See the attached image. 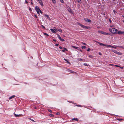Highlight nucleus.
<instances>
[{"label":"nucleus","mask_w":124,"mask_h":124,"mask_svg":"<svg viewBox=\"0 0 124 124\" xmlns=\"http://www.w3.org/2000/svg\"><path fill=\"white\" fill-rule=\"evenodd\" d=\"M109 31L110 32L113 33H116L117 30L115 28H110L109 29Z\"/></svg>","instance_id":"f257e3e1"},{"label":"nucleus","mask_w":124,"mask_h":124,"mask_svg":"<svg viewBox=\"0 0 124 124\" xmlns=\"http://www.w3.org/2000/svg\"><path fill=\"white\" fill-rule=\"evenodd\" d=\"M78 24L81 27L84 28L89 29L91 28L90 27L86 26L84 25H83L80 23H78Z\"/></svg>","instance_id":"f03ea898"},{"label":"nucleus","mask_w":124,"mask_h":124,"mask_svg":"<svg viewBox=\"0 0 124 124\" xmlns=\"http://www.w3.org/2000/svg\"><path fill=\"white\" fill-rule=\"evenodd\" d=\"M35 10L37 11V13L38 14H39L40 15V13H39V11L40 10L39 7L38 6H36L35 7Z\"/></svg>","instance_id":"7ed1b4c3"},{"label":"nucleus","mask_w":124,"mask_h":124,"mask_svg":"<svg viewBox=\"0 0 124 124\" xmlns=\"http://www.w3.org/2000/svg\"><path fill=\"white\" fill-rule=\"evenodd\" d=\"M96 42L97 43L99 44L100 45L103 46H107V44H104L98 42Z\"/></svg>","instance_id":"20e7f679"},{"label":"nucleus","mask_w":124,"mask_h":124,"mask_svg":"<svg viewBox=\"0 0 124 124\" xmlns=\"http://www.w3.org/2000/svg\"><path fill=\"white\" fill-rule=\"evenodd\" d=\"M117 34H123L124 35V31H119Z\"/></svg>","instance_id":"39448f33"},{"label":"nucleus","mask_w":124,"mask_h":124,"mask_svg":"<svg viewBox=\"0 0 124 124\" xmlns=\"http://www.w3.org/2000/svg\"><path fill=\"white\" fill-rule=\"evenodd\" d=\"M85 21L87 23H91V21L88 18H84Z\"/></svg>","instance_id":"423d86ee"},{"label":"nucleus","mask_w":124,"mask_h":124,"mask_svg":"<svg viewBox=\"0 0 124 124\" xmlns=\"http://www.w3.org/2000/svg\"><path fill=\"white\" fill-rule=\"evenodd\" d=\"M101 34H102L104 35H110V33H106L105 32H104L103 31H102V32H101Z\"/></svg>","instance_id":"0eeeda50"},{"label":"nucleus","mask_w":124,"mask_h":124,"mask_svg":"<svg viewBox=\"0 0 124 124\" xmlns=\"http://www.w3.org/2000/svg\"><path fill=\"white\" fill-rule=\"evenodd\" d=\"M14 115L16 117H20L22 115L21 114H20L19 115H17L15 113L14 114Z\"/></svg>","instance_id":"6e6552de"},{"label":"nucleus","mask_w":124,"mask_h":124,"mask_svg":"<svg viewBox=\"0 0 124 124\" xmlns=\"http://www.w3.org/2000/svg\"><path fill=\"white\" fill-rule=\"evenodd\" d=\"M39 3L40 5L42 6V7L44 5H43V2H42V0H40V1H39Z\"/></svg>","instance_id":"1a4fd4ad"},{"label":"nucleus","mask_w":124,"mask_h":124,"mask_svg":"<svg viewBox=\"0 0 124 124\" xmlns=\"http://www.w3.org/2000/svg\"><path fill=\"white\" fill-rule=\"evenodd\" d=\"M44 16L45 17H46L49 20L50 19V18L49 17V16L46 14H45L44 15Z\"/></svg>","instance_id":"9d476101"},{"label":"nucleus","mask_w":124,"mask_h":124,"mask_svg":"<svg viewBox=\"0 0 124 124\" xmlns=\"http://www.w3.org/2000/svg\"><path fill=\"white\" fill-rule=\"evenodd\" d=\"M72 47L74 48L77 49L78 50H79V48L78 47H76L75 46H72Z\"/></svg>","instance_id":"9b49d317"},{"label":"nucleus","mask_w":124,"mask_h":124,"mask_svg":"<svg viewBox=\"0 0 124 124\" xmlns=\"http://www.w3.org/2000/svg\"><path fill=\"white\" fill-rule=\"evenodd\" d=\"M50 30L52 32H53L54 33H56V32H55V31H54V29H50Z\"/></svg>","instance_id":"f8f14e48"},{"label":"nucleus","mask_w":124,"mask_h":124,"mask_svg":"<svg viewBox=\"0 0 124 124\" xmlns=\"http://www.w3.org/2000/svg\"><path fill=\"white\" fill-rule=\"evenodd\" d=\"M115 53L118 55H121L122 54L121 53L118 52L116 51Z\"/></svg>","instance_id":"ddd939ff"},{"label":"nucleus","mask_w":124,"mask_h":124,"mask_svg":"<svg viewBox=\"0 0 124 124\" xmlns=\"http://www.w3.org/2000/svg\"><path fill=\"white\" fill-rule=\"evenodd\" d=\"M113 46H112L111 45H107V47H111V48H113Z\"/></svg>","instance_id":"4468645a"},{"label":"nucleus","mask_w":124,"mask_h":124,"mask_svg":"<svg viewBox=\"0 0 124 124\" xmlns=\"http://www.w3.org/2000/svg\"><path fill=\"white\" fill-rule=\"evenodd\" d=\"M15 97V96L14 95H13V96H11L9 98L10 99L13 98H14Z\"/></svg>","instance_id":"2eb2a0df"},{"label":"nucleus","mask_w":124,"mask_h":124,"mask_svg":"<svg viewBox=\"0 0 124 124\" xmlns=\"http://www.w3.org/2000/svg\"><path fill=\"white\" fill-rule=\"evenodd\" d=\"M72 121H74V120H75V121H78V119L77 118H72Z\"/></svg>","instance_id":"dca6fc26"},{"label":"nucleus","mask_w":124,"mask_h":124,"mask_svg":"<svg viewBox=\"0 0 124 124\" xmlns=\"http://www.w3.org/2000/svg\"><path fill=\"white\" fill-rule=\"evenodd\" d=\"M116 46L117 47H119L120 48H123V46Z\"/></svg>","instance_id":"f3484780"},{"label":"nucleus","mask_w":124,"mask_h":124,"mask_svg":"<svg viewBox=\"0 0 124 124\" xmlns=\"http://www.w3.org/2000/svg\"><path fill=\"white\" fill-rule=\"evenodd\" d=\"M77 1L78 3L80 4L82 2V1L81 0H78Z\"/></svg>","instance_id":"a211bd4d"},{"label":"nucleus","mask_w":124,"mask_h":124,"mask_svg":"<svg viewBox=\"0 0 124 124\" xmlns=\"http://www.w3.org/2000/svg\"><path fill=\"white\" fill-rule=\"evenodd\" d=\"M111 51L114 52L115 53L116 51L115 50H114L113 49H111Z\"/></svg>","instance_id":"6ab92c4d"},{"label":"nucleus","mask_w":124,"mask_h":124,"mask_svg":"<svg viewBox=\"0 0 124 124\" xmlns=\"http://www.w3.org/2000/svg\"><path fill=\"white\" fill-rule=\"evenodd\" d=\"M78 61H83V60L80 58H78Z\"/></svg>","instance_id":"aec40b11"},{"label":"nucleus","mask_w":124,"mask_h":124,"mask_svg":"<svg viewBox=\"0 0 124 124\" xmlns=\"http://www.w3.org/2000/svg\"><path fill=\"white\" fill-rule=\"evenodd\" d=\"M57 35H58L57 37L59 38V39H61V38L60 37V35L58 34Z\"/></svg>","instance_id":"412c9836"},{"label":"nucleus","mask_w":124,"mask_h":124,"mask_svg":"<svg viewBox=\"0 0 124 124\" xmlns=\"http://www.w3.org/2000/svg\"><path fill=\"white\" fill-rule=\"evenodd\" d=\"M49 116L51 117H52L54 116V115L52 114H49Z\"/></svg>","instance_id":"4be33fe9"},{"label":"nucleus","mask_w":124,"mask_h":124,"mask_svg":"<svg viewBox=\"0 0 124 124\" xmlns=\"http://www.w3.org/2000/svg\"><path fill=\"white\" fill-rule=\"evenodd\" d=\"M88 57L90 58H93V56L92 55H89Z\"/></svg>","instance_id":"5701e85b"},{"label":"nucleus","mask_w":124,"mask_h":124,"mask_svg":"<svg viewBox=\"0 0 124 124\" xmlns=\"http://www.w3.org/2000/svg\"><path fill=\"white\" fill-rule=\"evenodd\" d=\"M86 47L84 46H82V49H85L86 48Z\"/></svg>","instance_id":"b1692460"},{"label":"nucleus","mask_w":124,"mask_h":124,"mask_svg":"<svg viewBox=\"0 0 124 124\" xmlns=\"http://www.w3.org/2000/svg\"><path fill=\"white\" fill-rule=\"evenodd\" d=\"M58 31L61 32L62 33V30L61 29H59Z\"/></svg>","instance_id":"393cba45"},{"label":"nucleus","mask_w":124,"mask_h":124,"mask_svg":"<svg viewBox=\"0 0 124 124\" xmlns=\"http://www.w3.org/2000/svg\"><path fill=\"white\" fill-rule=\"evenodd\" d=\"M117 119L119 121H121L123 120V119L121 118H118Z\"/></svg>","instance_id":"a878e982"},{"label":"nucleus","mask_w":124,"mask_h":124,"mask_svg":"<svg viewBox=\"0 0 124 124\" xmlns=\"http://www.w3.org/2000/svg\"><path fill=\"white\" fill-rule=\"evenodd\" d=\"M48 111L49 112H50V113H52V111L51 110V109H48Z\"/></svg>","instance_id":"bb28decb"},{"label":"nucleus","mask_w":124,"mask_h":124,"mask_svg":"<svg viewBox=\"0 0 124 124\" xmlns=\"http://www.w3.org/2000/svg\"><path fill=\"white\" fill-rule=\"evenodd\" d=\"M113 12H114V13L115 14L116 13V12L115 10H113Z\"/></svg>","instance_id":"cd10ccee"},{"label":"nucleus","mask_w":124,"mask_h":124,"mask_svg":"<svg viewBox=\"0 0 124 124\" xmlns=\"http://www.w3.org/2000/svg\"><path fill=\"white\" fill-rule=\"evenodd\" d=\"M53 1V2L54 3H56V1L55 0H52Z\"/></svg>","instance_id":"c85d7f7f"},{"label":"nucleus","mask_w":124,"mask_h":124,"mask_svg":"<svg viewBox=\"0 0 124 124\" xmlns=\"http://www.w3.org/2000/svg\"><path fill=\"white\" fill-rule=\"evenodd\" d=\"M54 31H57V30L56 28H55V27H54Z\"/></svg>","instance_id":"c756f323"},{"label":"nucleus","mask_w":124,"mask_h":124,"mask_svg":"<svg viewBox=\"0 0 124 124\" xmlns=\"http://www.w3.org/2000/svg\"><path fill=\"white\" fill-rule=\"evenodd\" d=\"M44 35H46V36H49V35L47 34L46 33H44Z\"/></svg>","instance_id":"7c9ffc66"},{"label":"nucleus","mask_w":124,"mask_h":124,"mask_svg":"<svg viewBox=\"0 0 124 124\" xmlns=\"http://www.w3.org/2000/svg\"><path fill=\"white\" fill-rule=\"evenodd\" d=\"M60 40L61 41H64V39H62L61 38Z\"/></svg>","instance_id":"2f4dec72"},{"label":"nucleus","mask_w":124,"mask_h":124,"mask_svg":"<svg viewBox=\"0 0 124 124\" xmlns=\"http://www.w3.org/2000/svg\"><path fill=\"white\" fill-rule=\"evenodd\" d=\"M60 1L61 3H64V1L63 0H60Z\"/></svg>","instance_id":"473e14b6"},{"label":"nucleus","mask_w":124,"mask_h":124,"mask_svg":"<svg viewBox=\"0 0 124 124\" xmlns=\"http://www.w3.org/2000/svg\"><path fill=\"white\" fill-rule=\"evenodd\" d=\"M102 31H98V33H101V32H102Z\"/></svg>","instance_id":"72a5a7b5"},{"label":"nucleus","mask_w":124,"mask_h":124,"mask_svg":"<svg viewBox=\"0 0 124 124\" xmlns=\"http://www.w3.org/2000/svg\"><path fill=\"white\" fill-rule=\"evenodd\" d=\"M63 48L64 49V50H66L67 51H68V50L66 48L64 47Z\"/></svg>","instance_id":"f704fd0d"},{"label":"nucleus","mask_w":124,"mask_h":124,"mask_svg":"<svg viewBox=\"0 0 124 124\" xmlns=\"http://www.w3.org/2000/svg\"><path fill=\"white\" fill-rule=\"evenodd\" d=\"M84 65L86 66H88V65H87V64L86 63H84Z\"/></svg>","instance_id":"c9c22d12"},{"label":"nucleus","mask_w":124,"mask_h":124,"mask_svg":"<svg viewBox=\"0 0 124 124\" xmlns=\"http://www.w3.org/2000/svg\"><path fill=\"white\" fill-rule=\"evenodd\" d=\"M34 16L37 18H38V17L36 15H34Z\"/></svg>","instance_id":"e433bc0d"},{"label":"nucleus","mask_w":124,"mask_h":124,"mask_svg":"<svg viewBox=\"0 0 124 124\" xmlns=\"http://www.w3.org/2000/svg\"><path fill=\"white\" fill-rule=\"evenodd\" d=\"M83 44L85 45H87V44H86L85 43H83L82 42V43Z\"/></svg>","instance_id":"4c0bfd02"},{"label":"nucleus","mask_w":124,"mask_h":124,"mask_svg":"<svg viewBox=\"0 0 124 124\" xmlns=\"http://www.w3.org/2000/svg\"><path fill=\"white\" fill-rule=\"evenodd\" d=\"M41 26L43 29H44L45 28V27L44 25H42Z\"/></svg>","instance_id":"58836bf2"},{"label":"nucleus","mask_w":124,"mask_h":124,"mask_svg":"<svg viewBox=\"0 0 124 124\" xmlns=\"http://www.w3.org/2000/svg\"><path fill=\"white\" fill-rule=\"evenodd\" d=\"M77 106L80 107H82V106L80 105H77Z\"/></svg>","instance_id":"ea45409f"},{"label":"nucleus","mask_w":124,"mask_h":124,"mask_svg":"<svg viewBox=\"0 0 124 124\" xmlns=\"http://www.w3.org/2000/svg\"><path fill=\"white\" fill-rule=\"evenodd\" d=\"M90 50V48H88L87 49V50L88 51H89Z\"/></svg>","instance_id":"a19ab883"},{"label":"nucleus","mask_w":124,"mask_h":124,"mask_svg":"<svg viewBox=\"0 0 124 124\" xmlns=\"http://www.w3.org/2000/svg\"><path fill=\"white\" fill-rule=\"evenodd\" d=\"M109 21L110 23H111L112 22V21L111 20V19H109Z\"/></svg>","instance_id":"79ce46f5"},{"label":"nucleus","mask_w":124,"mask_h":124,"mask_svg":"<svg viewBox=\"0 0 124 124\" xmlns=\"http://www.w3.org/2000/svg\"><path fill=\"white\" fill-rule=\"evenodd\" d=\"M59 45L58 44H57L55 45V46H58Z\"/></svg>","instance_id":"37998d69"},{"label":"nucleus","mask_w":124,"mask_h":124,"mask_svg":"<svg viewBox=\"0 0 124 124\" xmlns=\"http://www.w3.org/2000/svg\"><path fill=\"white\" fill-rule=\"evenodd\" d=\"M59 48L61 49H62V47L61 46H60Z\"/></svg>","instance_id":"c03bdc74"},{"label":"nucleus","mask_w":124,"mask_h":124,"mask_svg":"<svg viewBox=\"0 0 124 124\" xmlns=\"http://www.w3.org/2000/svg\"><path fill=\"white\" fill-rule=\"evenodd\" d=\"M101 14H103V15H105V14H106L105 13V12H103V13H101Z\"/></svg>","instance_id":"a18cd8bd"},{"label":"nucleus","mask_w":124,"mask_h":124,"mask_svg":"<svg viewBox=\"0 0 124 124\" xmlns=\"http://www.w3.org/2000/svg\"><path fill=\"white\" fill-rule=\"evenodd\" d=\"M40 12L41 14H42L43 13V12L40 10V11H39V13Z\"/></svg>","instance_id":"49530a36"},{"label":"nucleus","mask_w":124,"mask_h":124,"mask_svg":"<svg viewBox=\"0 0 124 124\" xmlns=\"http://www.w3.org/2000/svg\"><path fill=\"white\" fill-rule=\"evenodd\" d=\"M29 9L30 11H32L31 8L30 7L29 8Z\"/></svg>","instance_id":"de8ad7c7"},{"label":"nucleus","mask_w":124,"mask_h":124,"mask_svg":"<svg viewBox=\"0 0 124 124\" xmlns=\"http://www.w3.org/2000/svg\"><path fill=\"white\" fill-rule=\"evenodd\" d=\"M62 51L63 52H65V50L64 49H63L62 50Z\"/></svg>","instance_id":"09e8293b"},{"label":"nucleus","mask_w":124,"mask_h":124,"mask_svg":"<svg viewBox=\"0 0 124 124\" xmlns=\"http://www.w3.org/2000/svg\"><path fill=\"white\" fill-rule=\"evenodd\" d=\"M25 2L26 4H27L28 3L27 1L26 0H25Z\"/></svg>","instance_id":"8fccbe9b"},{"label":"nucleus","mask_w":124,"mask_h":124,"mask_svg":"<svg viewBox=\"0 0 124 124\" xmlns=\"http://www.w3.org/2000/svg\"><path fill=\"white\" fill-rule=\"evenodd\" d=\"M60 113H59V112H57V113L56 114V115H58Z\"/></svg>","instance_id":"3c124183"},{"label":"nucleus","mask_w":124,"mask_h":124,"mask_svg":"<svg viewBox=\"0 0 124 124\" xmlns=\"http://www.w3.org/2000/svg\"><path fill=\"white\" fill-rule=\"evenodd\" d=\"M115 66L116 67H120V66H119L118 65H115Z\"/></svg>","instance_id":"603ef678"},{"label":"nucleus","mask_w":124,"mask_h":124,"mask_svg":"<svg viewBox=\"0 0 124 124\" xmlns=\"http://www.w3.org/2000/svg\"><path fill=\"white\" fill-rule=\"evenodd\" d=\"M99 54L100 55H102V54H101V53H100V52L99 53Z\"/></svg>","instance_id":"864d4df0"},{"label":"nucleus","mask_w":124,"mask_h":124,"mask_svg":"<svg viewBox=\"0 0 124 124\" xmlns=\"http://www.w3.org/2000/svg\"><path fill=\"white\" fill-rule=\"evenodd\" d=\"M68 70L69 71V72H71V71H72L71 70Z\"/></svg>","instance_id":"5fc2aeb1"},{"label":"nucleus","mask_w":124,"mask_h":124,"mask_svg":"<svg viewBox=\"0 0 124 124\" xmlns=\"http://www.w3.org/2000/svg\"><path fill=\"white\" fill-rule=\"evenodd\" d=\"M109 65H110V66H112L114 65L112 64H109Z\"/></svg>","instance_id":"6e6d98bb"},{"label":"nucleus","mask_w":124,"mask_h":124,"mask_svg":"<svg viewBox=\"0 0 124 124\" xmlns=\"http://www.w3.org/2000/svg\"><path fill=\"white\" fill-rule=\"evenodd\" d=\"M120 67V68H121V69H123V67Z\"/></svg>","instance_id":"4d7b16f0"},{"label":"nucleus","mask_w":124,"mask_h":124,"mask_svg":"<svg viewBox=\"0 0 124 124\" xmlns=\"http://www.w3.org/2000/svg\"><path fill=\"white\" fill-rule=\"evenodd\" d=\"M113 48H115V49H116V47H115L114 46H113Z\"/></svg>","instance_id":"13d9d810"},{"label":"nucleus","mask_w":124,"mask_h":124,"mask_svg":"<svg viewBox=\"0 0 124 124\" xmlns=\"http://www.w3.org/2000/svg\"><path fill=\"white\" fill-rule=\"evenodd\" d=\"M80 51L81 52H82V50L81 49H80Z\"/></svg>","instance_id":"bf43d9fd"},{"label":"nucleus","mask_w":124,"mask_h":124,"mask_svg":"<svg viewBox=\"0 0 124 124\" xmlns=\"http://www.w3.org/2000/svg\"><path fill=\"white\" fill-rule=\"evenodd\" d=\"M53 41H56V40H55V39H53Z\"/></svg>","instance_id":"052dcab7"},{"label":"nucleus","mask_w":124,"mask_h":124,"mask_svg":"<svg viewBox=\"0 0 124 124\" xmlns=\"http://www.w3.org/2000/svg\"><path fill=\"white\" fill-rule=\"evenodd\" d=\"M31 4L32 5V4H33V3H32V2H31Z\"/></svg>","instance_id":"680f3d73"},{"label":"nucleus","mask_w":124,"mask_h":124,"mask_svg":"<svg viewBox=\"0 0 124 124\" xmlns=\"http://www.w3.org/2000/svg\"><path fill=\"white\" fill-rule=\"evenodd\" d=\"M31 120L32 121H33V122H34V120H33L32 119V120Z\"/></svg>","instance_id":"e2e57ef3"},{"label":"nucleus","mask_w":124,"mask_h":124,"mask_svg":"<svg viewBox=\"0 0 124 124\" xmlns=\"http://www.w3.org/2000/svg\"><path fill=\"white\" fill-rule=\"evenodd\" d=\"M122 16L124 18V15H122Z\"/></svg>","instance_id":"0e129e2a"},{"label":"nucleus","mask_w":124,"mask_h":124,"mask_svg":"<svg viewBox=\"0 0 124 124\" xmlns=\"http://www.w3.org/2000/svg\"><path fill=\"white\" fill-rule=\"evenodd\" d=\"M64 60L65 61H66V59H64Z\"/></svg>","instance_id":"69168bd1"},{"label":"nucleus","mask_w":124,"mask_h":124,"mask_svg":"<svg viewBox=\"0 0 124 124\" xmlns=\"http://www.w3.org/2000/svg\"><path fill=\"white\" fill-rule=\"evenodd\" d=\"M123 21L124 23V19L123 20Z\"/></svg>","instance_id":"338daca9"},{"label":"nucleus","mask_w":124,"mask_h":124,"mask_svg":"<svg viewBox=\"0 0 124 124\" xmlns=\"http://www.w3.org/2000/svg\"><path fill=\"white\" fill-rule=\"evenodd\" d=\"M113 0V1H115L116 0Z\"/></svg>","instance_id":"774afa93"}]
</instances>
